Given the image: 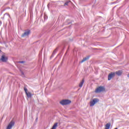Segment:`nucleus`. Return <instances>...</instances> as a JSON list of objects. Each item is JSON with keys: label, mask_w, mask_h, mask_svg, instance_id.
I'll return each mask as SVG.
<instances>
[{"label": "nucleus", "mask_w": 129, "mask_h": 129, "mask_svg": "<svg viewBox=\"0 0 129 129\" xmlns=\"http://www.w3.org/2000/svg\"><path fill=\"white\" fill-rule=\"evenodd\" d=\"M83 84H84V79H83L81 82L79 84V87H82L83 86Z\"/></svg>", "instance_id": "12"}, {"label": "nucleus", "mask_w": 129, "mask_h": 129, "mask_svg": "<svg viewBox=\"0 0 129 129\" xmlns=\"http://www.w3.org/2000/svg\"><path fill=\"white\" fill-rule=\"evenodd\" d=\"M46 19H47V16H44V20H46Z\"/></svg>", "instance_id": "19"}, {"label": "nucleus", "mask_w": 129, "mask_h": 129, "mask_svg": "<svg viewBox=\"0 0 129 129\" xmlns=\"http://www.w3.org/2000/svg\"><path fill=\"white\" fill-rule=\"evenodd\" d=\"M60 103L62 105H67V104L71 103V101L69 100H63L60 102Z\"/></svg>", "instance_id": "3"}, {"label": "nucleus", "mask_w": 129, "mask_h": 129, "mask_svg": "<svg viewBox=\"0 0 129 129\" xmlns=\"http://www.w3.org/2000/svg\"><path fill=\"white\" fill-rule=\"evenodd\" d=\"M24 62H25V61H18V63H24Z\"/></svg>", "instance_id": "18"}, {"label": "nucleus", "mask_w": 129, "mask_h": 129, "mask_svg": "<svg viewBox=\"0 0 129 129\" xmlns=\"http://www.w3.org/2000/svg\"><path fill=\"white\" fill-rule=\"evenodd\" d=\"M58 125V123H55L52 126V128L51 129H56V127H57V126Z\"/></svg>", "instance_id": "14"}, {"label": "nucleus", "mask_w": 129, "mask_h": 129, "mask_svg": "<svg viewBox=\"0 0 129 129\" xmlns=\"http://www.w3.org/2000/svg\"><path fill=\"white\" fill-rule=\"evenodd\" d=\"M24 91L25 92L26 94L27 93V92H28V89H27V88H24Z\"/></svg>", "instance_id": "17"}, {"label": "nucleus", "mask_w": 129, "mask_h": 129, "mask_svg": "<svg viewBox=\"0 0 129 129\" xmlns=\"http://www.w3.org/2000/svg\"><path fill=\"white\" fill-rule=\"evenodd\" d=\"M2 19H10V15L9 14L6 13L4 14V16L3 18H2Z\"/></svg>", "instance_id": "9"}, {"label": "nucleus", "mask_w": 129, "mask_h": 129, "mask_svg": "<svg viewBox=\"0 0 129 129\" xmlns=\"http://www.w3.org/2000/svg\"><path fill=\"white\" fill-rule=\"evenodd\" d=\"M114 73H115V75L116 74V75H117V76H121V75L122 74V72L121 71H118Z\"/></svg>", "instance_id": "8"}, {"label": "nucleus", "mask_w": 129, "mask_h": 129, "mask_svg": "<svg viewBox=\"0 0 129 129\" xmlns=\"http://www.w3.org/2000/svg\"><path fill=\"white\" fill-rule=\"evenodd\" d=\"M15 125V122L11 121L7 127V129H12V127Z\"/></svg>", "instance_id": "5"}, {"label": "nucleus", "mask_w": 129, "mask_h": 129, "mask_svg": "<svg viewBox=\"0 0 129 129\" xmlns=\"http://www.w3.org/2000/svg\"><path fill=\"white\" fill-rule=\"evenodd\" d=\"M22 75H24V73L23 72H21Z\"/></svg>", "instance_id": "20"}, {"label": "nucleus", "mask_w": 129, "mask_h": 129, "mask_svg": "<svg viewBox=\"0 0 129 129\" xmlns=\"http://www.w3.org/2000/svg\"><path fill=\"white\" fill-rule=\"evenodd\" d=\"M99 100L97 98H94L92 101L90 102V106H94L96 103H97Z\"/></svg>", "instance_id": "4"}, {"label": "nucleus", "mask_w": 129, "mask_h": 129, "mask_svg": "<svg viewBox=\"0 0 129 129\" xmlns=\"http://www.w3.org/2000/svg\"><path fill=\"white\" fill-rule=\"evenodd\" d=\"M89 59V57L87 56L85 58H84L82 60H81L80 63H83V62H85V61H87V60H88Z\"/></svg>", "instance_id": "10"}, {"label": "nucleus", "mask_w": 129, "mask_h": 129, "mask_svg": "<svg viewBox=\"0 0 129 129\" xmlns=\"http://www.w3.org/2000/svg\"><path fill=\"white\" fill-rule=\"evenodd\" d=\"M69 3H71V1H68V2H67L64 3V6H68V4Z\"/></svg>", "instance_id": "16"}, {"label": "nucleus", "mask_w": 129, "mask_h": 129, "mask_svg": "<svg viewBox=\"0 0 129 129\" xmlns=\"http://www.w3.org/2000/svg\"><path fill=\"white\" fill-rule=\"evenodd\" d=\"M0 60L2 62H7L8 58H7L4 55H3Z\"/></svg>", "instance_id": "7"}, {"label": "nucleus", "mask_w": 129, "mask_h": 129, "mask_svg": "<svg viewBox=\"0 0 129 129\" xmlns=\"http://www.w3.org/2000/svg\"><path fill=\"white\" fill-rule=\"evenodd\" d=\"M110 125H111V124L110 123H107L105 125V129H109V128H110Z\"/></svg>", "instance_id": "11"}, {"label": "nucleus", "mask_w": 129, "mask_h": 129, "mask_svg": "<svg viewBox=\"0 0 129 129\" xmlns=\"http://www.w3.org/2000/svg\"><path fill=\"white\" fill-rule=\"evenodd\" d=\"M26 94L28 98L32 97V94L31 93L26 92Z\"/></svg>", "instance_id": "13"}, {"label": "nucleus", "mask_w": 129, "mask_h": 129, "mask_svg": "<svg viewBox=\"0 0 129 129\" xmlns=\"http://www.w3.org/2000/svg\"><path fill=\"white\" fill-rule=\"evenodd\" d=\"M31 34V30H26L23 34H22L21 37L22 38H27L29 37V35Z\"/></svg>", "instance_id": "1"}, {"label": "nucleus", "mask_w": 129, "mask_h": 129, "mask_svg": "<svg viewBox=\"0 0 129 129\" xmlns=\"http://www.w3.org/2000/svg\"><path fill=\"white\" fill-rule=\"evenodd\" d=\"M1 51V50H0V52Z\"/></svg>", "instance_id": "22"}, {"label": "nucleus", "mask_w": 129, "mask_h": 129, "mask_svg": "<svg viewBox=\"0 0 129 129\" xmlns=\"http://www.w3.org/2000/svg\"><path fill=\"white\" fill-rule=\"evenodd\" d=\"M115 76V73H111L110 74H109L108 76V80L110 81L113 77Z\"/></svg>", "instance_id": "6"}, {"label": "nucleus", "mask_w": 129, "mask_h": 129, "mask_svg": "<svg viewBox=\"0 0 129 129\" xmlns=\"http://www.w3.org/2000/svg\"><path fill=\"white\" fill-rule=\"evenodd\" d=\"M105 90V89L104 88V87L100 86L96 89L95 92L96 93H100V92H102V91H104Z\"/></svg>", "instance_id": "2"}, {"label": "nucleus", "mask_w": 129, "mask_h": 129, "mask_svg": "<svg viewBox=\"0 0 129 129\" xmlns=\"http://www.w3.org/2000/svg\"><path fill=\"white\" fill-rule=\"evenodd\" d=\"M56 52H57V48L53 51V52L52 53L51 57H53V56L55 55V54L56 53Z\"/></svg>", "instance_id": "15"}, {"label": "nucleus", "mask_w": 129, "mask_h": 129, "mask_svg": "<svg viewBox=\"0 0 129 129\" xmlns=\"http://www.w3.org/2000/svg\"><path fill=\"white\" fill-rule=\"evenodd\" d=\"M115 129H118L117 128H115Z\"/></svg>", "instance_id": "21"}]
</instances>
